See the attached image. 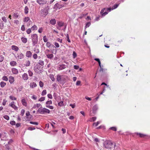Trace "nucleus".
<instances>
[{"label":"nucleus","mask_w":150,"mask_h":150,"mask_svg":"<svg viewBox=\"0 0 150 150\" xmlns=\"http://www.w3.org/2000/svg\"><path fill=\"white\" fill-rule=\"evenodd\" d=\"M104 146L105 148L110 149L113 147V143L110 140L105 141L103 143Z\"/></svg>","instance_id":"obj_1"},{"label":"nucleus","mask_w":150,"mask_h":150,"mask_svg":"<svg viewBox=\"0 0 150 150\" xmlns=\"http://www.w3.org/2000/svg\"><path fill=\"white\" fill-rule=\"evenodd\" d=\"M37 112V113L39 112L40 114H43L45 113H49L50 111L47 108L40 107L38 109Z\"/></svg>","instance_id":"obj_2"},{"label":"nucleus","mask_w":150,"mask_h":150,"mask_svg":"<svg viewBox=\"0 0 150 150\" xmlns=\"http://www.w3.org/2000/svg\"><path fill=\"white\" fill-rule=\"evenodd\" d=\"M49 10L48 6L46 7L44 9L42 10L41 12V16L44 17L48 13Z\"/></svg>","instance_id":"obj_3"},{"label":"nucleus","mask_w":150,"mask_h":150,"mask_svg":"<svg viewBox=\"0 0 150 150\" xmlns=\"http://www.w3.org/2000/svg\"><path fill=\"white\" fill-rule=\"evenodd\" d=\"M31 37L33 45H35L37 43L38 40V36L36 34H34L32 35Z\"/></svg>","instance_id":"obj_4"},{"label":"nucleus","mask_w":150,"mask_h":150,"mask_svg":"<svg viewBox=\"0 0 150 150\" xmlns=\"http://www.w3.org/2000/svg\"><path fill=\"white\" fill-rule=\"evenodd\" d=\"M37 2L40 5H43L48 2V0H37Z\"/></svg>","instance_id":"obj_5"},{"label":"nucleus","mask_w":150,"mask_h":150,"mask_svg":"<svg viewBox=\"0 0 150 150\" xmlns=\"http://www.w3.org/2000/svg\"><path fill=\"white\" fill-rule=\"evenodd\" d=\"M62 8V6H61V2H60L59 3H57L54 5V9L55 10H57L58 8L60 9Z\"/></svg>","instance_id":"obj_6"},{"label":"nucleus","mask_w":150,"mask_h":150,"mask_svg":"<svg viewBox=\"0 0 150 150\" xmlns=\"http://www.w3.org/2000/svg\"><path fill=\"white\" fill-rule=\"evenodd\" d=\"M66 65L64 64H59L57 69L59 70H61L66 68Z\"/></svg>","instance_id":"obj_7"},{"label":"nucleus","mask_w":150,"mask_h":150,"mask_svg":"<svg viewBox=\"0 0 150 150\" xmlns=\"http://www.w3.org/2000/svg\"><path fill=\"white\" fill-rule=\"evenodd\" d=\"M24 55L22 53H19L17 54V57L18 59H21L23 58Z\"/></svg>","instance_id":"obj_8"},{"label":"nucleus","mask_w":150,"mask_h":150,"mask_svg":"<svg viewBox=\"0 0 150 150\" xmlns=\"http://www.w3.org/2000/svg\"><path fill=\"white\" fill-rule=\"evenodd\" d=\"M32 53L31 52L29 51H27L26 52L25 56L26 57L30 58L31 57Z\"/></svg>","instance_id":"obj_9"},{"label":"nucleus","mask_w":150,"mask_h":150,"mask_svg":"<svg viewBox=\"0 0 150 150\" xmlns=\"http://www.w3.org/2000/svg\"><path fill=\"white\" fill-rule=\"evenodd\" d=\"M22 77L24 80H27L28 78V75L26 73L22 75Z\"/></svg>","instance_id":"obj_10"},{"label":"nucleus","mask_w":150,"mask_h":150,"mask_svg":"<svg viewBox=\"0 0 150 150\" xmlns=\"http://www.w3.org/2000/svg\"><path fill=\"white\" fill-rule=\"evenodd\" d=\"M30 86L31 88H33L36 87L37 86V85L35 82H31L30 83Z\"/></svg>","instance_id":"obj_11"},{"label":"nucleus","mask_w":150,"mask_h":150,"mask_svg":"<svg viewBox=\"0 0 150 150\" xmlns=\"http://www.w3.org/2000/svg\"><path fill=\"white\" fill-rule=\"evenodd\" d=\"M14 81V78L12 76H10L9 77V81L11 83H12Z\"/></svg>","instance_id":"obj_12"},{"label":"nucleus","mask_w":150,"mask_h":150,"mask_svg":"<svg viewBox=\"0 0 150 150\" xmlns=\"http://www.w3.org/2000/svg\"><path fill=\"white\" fill-rule=\"evenodd\" d=\"M14 102H12L11 104H10V106H11L12 108L15 109V110H17V107L14 104Z\"/></svg>","instance_id":"obj_13"},{"label":"nucleus","mask_w":150,"mask_h":150,"mask_svg":"<svg viewBox=\"0 0 150 150\" xmlns=\"http://www.w3.org/2000/svg\"><path fill=\"white\" fill-rule=\"evenodd\" d=\"M62 76L58 75L57 76V81L59 82H61L62 81Z\"/></svg>","instance_id":"obj_14"},{"label":"nucleus","mask_w":150,"mask_h":150,"mask_svg":"<svg viewBox=\"0 0 150 150\" xmlns=\"http://www.w3.org/2000/svg\"><path fill=\"white\" fill-rule=\"evenodd\" d=\"M46 56L47 58L50 59H52L54 57V55L52 54H47L46 55Z\"/></svg>","instance_id":"obj_15"},{"label":"nucleus","mask_w":150,"mask_h":150,"mask_svg":"<svg viewBox=\"0 0 150 150\" xmlns=\"http://www.w3.org/2000/svg\"><path fill=\"white\" fill-rule=\"evenodd\" d=\"M50 23L52 25H54L56 23V21L54 19H51L50 21Z\"/></svg>","instance_id":"obj_16"},{"label":"nucleus","mask_w":150,"mask_h":150,"mask_svg":"<svg viewBox=\"0 0 150 150\" xmlns=\"http://www.w3.org/2000/svg\"><path fill=\"white\" fill-rule=\"evenodd\" d=\"M12 71L14 74H17L18 73V70L15 68H13L12 69Z\"/></svg>","instance_id":"obj_17"},{"label":"nucleus","mask_w":150,"mask_h":150,"mask_svg":"<svg viewBox=\"0 0 150 150\" xmlns=\"http://www.w3.org/2000/svg\"><path fill=\"white\" fill-rule=\"evenodd\" d=\"M11 48L12 50H15L16 51H18L19 50L18 47L15 45L12 46L11 47Z\"/></svg>","instance_id":"obj_18"},{"label":"nucleus","mask_w":150,"mask_h":150,"mask_svg":"<svg viewBox=\"0 0 150 150\" xmlns=\"http://www.w3.org/2000/svg\"><path fill=\"white\" fill-rule=\"evenodd\" d=\"M17 64L16 62L15 61H12L10 62V64L12 66H16Z\"/></svg>","instance_id":"obj_19"},{"label":"nucleus","mask_w":150,"mask_h":150,"mask_svg":"<svg viewBox=\"0 0 150 150\" xmlns=\"http://www.w3.org/2000/svg\"><path fill=\"white\" fill-rule=\"evenodd\" d=\"M57 25H58L59 26L62 27L64 26V23L62 22H57Z\"/></svg>","instance_id":"obj_20"},{"label":"nucleus","mask_w":150,"mask_h":150,"mask_svg":"<svg viewBox=\"0 0 150 150\" xmlns=\"http://www.w3.org/2000/svg\"><path fill=\"white\" fill-rule=\"evenodd\" d=\"M6 83L4 81H1L0 83L1 86L2 88L6 86Z\"/></svg>","instance_id":"obj_21"},{"label":"nucleus","mask_w":150,"mask_h":150,"mask_svg":"<svg viewBox=\"0 0 150 150\" xmlns=\"http://www.w3.org/2000/svg\"><path fill=\"white\" fill-rule=\"evenodd\" d=\"M34 51L37 54H38L40 52V50L37 47L34 48Z\"/></svg>","instance_id":"obj_22"},{"label":"nucleus","mask_w":150,"mask_h":150,"mask_svg":"<svg viewBox=\"0 0 150 150\" xmlns=\"http://www.w3.org/2000/svg\"><path fill=\"white\" fill-rule=\"evenodd\" d=\"M21 40L24 43H26L27 41V39L26 38H25L24 37L21 38Z\"/></svg>","instance_id":"obj_23"},{"label":"nucleus","mask_w":150,"mask_h":150,"mask_svg":"<svg viewBox=\"0 0 150 150\" xmlns=\"http://www.w3.org/2000/svg\"><path fill=\"white\" fill-rule=\"evenodd\" d=\"M94 114V108L93 107L92 108V110H91L90 112V116H93Z\"/></svg>","instance_id":"obj_24"},{"label":"nucleus","mask_w":150,"mask_h":150,"mask_svg":"<svg viewBox=\"0 0 150 150\" xmlns=\"http://www.w3.org/2000/svg\"><path fill=\"white\" fill-rule=\"evenodd\" d=\"M21 102L23 105L26 106V103L25 101V100L24 99H23L22 100Z\"/></svg>","instance_id":"obj_25"},{"label":"nucleus","mask_w":150,"mask_h":150,"mask_svg":"<svg viewBox=\"0 0 150 150\" xmlns=\"http://www.w3.org/2000/svg\"><path fill=\"white\" fill-rule=\"evenodd\" d=\"M29 9L28 7L26 6L25 8V14H27L28 13Z\"/></svg>","instance_id":"obj_26"},{"label":"nucleus","mask_w":150,"mask_h":150,"mask_svg":"<svg viewBox=\"0 0 150 150\" xmlns=\"http://www.w3.org/2000/svg\"><path fill=\"white\" fill-rule=\"evenodd\" d=\"M94 60L98 62L99 63V65L100 67H101V62H100V59H99L98 58H95L94 59Z\"/></svg>","instance_id":"obj_27"},{"label":"nucleus","mask_w":150,"mask_h":150,"mask_svg":"<svg viewBox=\"0 0 150 150\" xmlns=\"http://www.w3.org/2000/svg\"><path fill=\"white\" fill-rule=\"evenodd\" d=\"M31 28L32 30H37V27L35 25H34Z\"/></svg>","instance_id":"obj_28"},{"label":"nucleus","mask_w":150,"mask_h":150,"mask_svg":"<svg viewBox=\"0 0 150 150\" xmlns=\"http://www.w3.org/2000/svg\"><path fill=\"white\" fill-rule=\"evenodd\" d=\"M39 64L41 66H43L44 64V62L43 61L40 60H39Z\"/></svg>","instance_id":"obj_29"},{"label":"nucleus","mask_w":150,"mask_h":150,"mask_svg":"<svg viewBox=\"0 0 150 150\" xmlns=\"http://www.w3.org/2000/svg\"><path fill=\"white\" fill-rule=\"evenodd\" d=\"M30 64V62L28 60V61H26V64H25V65L26 66L28 67V66H29Z\"/></svg>","instance_id":"obj_30"},{"label":"nucleus","mask_w":150,"mask_h":150,"mask_svg":"<svg viewBox=\"0 0 150 150\" xmlns=\"http://www.w3.org/2000/svg\"><path fill=\"white\" fill-rule=\"evenodd\" d=\"M91 24V23L90 22H87L86 23V25L85 27V29H86V28L88 27H89V26Z\"/></svg>","instance_id":"obj_31"},{"label":"nucleus","mask_w":150,"mask_h":150,"mask_svg":"<svg viewBox=\"0 0 150 150\" xmlns=\"http://www.w3.org/2000/svg\"><path fill=\"white\" fill-rule=\"evenodd\" d=\"M119 4H115L112 7V9L113 10L119 6Z\"/></svg>","instance_id":"obj_32"},{"label":"nucleus","mask_w":150,"mask_h":150,"mask_svg":"<svg viewBox=\"0 0 150 150\" xmlns=\"http://www.w3.org/2000/svg\"><path fill=\"white\" fill-rule=\"evenodd\" d=\"M46 94V90H43L42 92L41 95L44 96Z\"/></svg>","instance_id":"obj_33"},{"label":"nucleus","mask_w":150,"mask_h":150,"mask_svg":"<svg viewBox=\"0 0 150 150\" xmlns=\"http://www.w3.org/2000/svg\"><path fill=\"white\" fill-rule=\"evenodd\" d=\"M29 19H30L28 17H25L24 18V20L23 21H24V22H27L29 20Z\"/></svg>","instance_id":"obj_34"},{"label":"nucleus","mask_w":150,"mask_h":150,"mask_svg":"<svg viewBox=\"0 0 150 150\" xmlns=\"http://www.w3.org/2000/svg\"><path fill=\"white\" fill-rule=\"evenodd\" d=\"M12 100H16V98L14 97L13 96H11L9 97Z\"/></svg>","instance_id":"obj_35"},{"label":"nucleus","mask_w":150,"mask_h":150,"mask_svg":"<svg viewBox=\"0 0 150 150\" xmlns=\"http://www.w3.org/2000/svg\"><path fill=\"white\" fill-rule=\"evenodd\" d=\"M28 71V74H29V76H32L33 75V74L32 72L30 70H29Z\"/></svg>","instance_id":"obj_36"},{"label":"nucleus","mask_w":150,"mask_h":150,"mask_svg":"<svg viewBox=\"0 0 150 150\" xmlns=\"http://www.w3.org/2000/svg\"><path fill=\"white\" fill-rule=\"evenodd\" d=\"M137 135H139L140 137H144L145 136H146V135L141 134V133H137Z\"/></svg>","instance_id":"obj_37"},{"label":"nucleus","mask_w":150,"mask_h":150,"mask_svg":"<svg viewBox=\"0 0 150 150\" xmlns=\"http://www.w3.org/2000/svg\"><path fill=\"white\" fill-rule=\"evenodd\" d=\"M44 84L43 82L41 81H40L39 82V86L41 87H42L43 86Z\"/></svg>","instance_id":"obj_38"},{"label":"nucleus","mask_w":150,"mask_h":150,"mask_svg":"<svg viewBox=\"0 0 150 150\" xmlns=\"http://www.w3.org/2000/svg\"><path fill=\"white\" fill-rule=\"evenodd\" d=\"M58 105L59 106H62L64 105L63 102V101H61L58 103Z\"/></svg>","instance_id":"obj_39"},{"label":"nucleus","mask_w":150,"mask_h":150,"mask_svg":"<svg viewBox=\"0 0 150 150\" xmlns=\"http://www.w3.org/2000/svg\"><path fill=\"white\" fill-rule=\"evenodd\" d=\"M100 140L97 138H94V142L100 143Z\"/></svg>","instance_id":"obj_40"},{"label":"nucleus","mask_w":150,"mask_h":150,"mask_svg":"<svg viewBox=\"0 0 150 150\" xmlns=\"http://www.w3.org/2000/svg\"><path fill=\"white\" fill-rule=\"evenodd\" d=\"M4 59V57L2 55H0V62H2Z\"/></svg>","instance_id":"obj_41"},{"label":"nucleus","mask_w":150,"mask_h":150,"mask_svg":"<svg viewBox=\"0 0 150 150\" xmlns=\"http://www.w3.org/2000/svg\"><path fill=\"white\" fill-rule=\"evenodd\" d=\"M50 52V50L48 49H46L45 51V53L46 54V55L49 54Z\"/></svg>","instance_id":"obj_42"},{"label":"nucleus","mask_w":150,"mask_h":150,"mask_svg":"<svg viewBox=\"0 0 150 150\" xmlns=\"http://www.w3.org/2000/svg\"><path fill=\"white\" fill-rule=\"evenodd\" d=\"M2 79L3 80L5 81H7L8 80V78L6 76H4L2 78Z\"/></svg>","instance_id":"obj_43"},{"label":"nucleus","mask_w":150,"mask_h":150,"mask_svg":"<svg viewBox=\"0 0 150 150\" xmlns=\"http://www.w3.org/2000/svg\"><path fill=\"white\" fill-rule=\"evenodd\" d=\"M4 117L5 119L8 120L9 119V117L7 115H5L4 116Z\"/></svg>","instance_id":"obj_44"},{"label":"nucleus","mask_w":150,"mask_h":150,"mask_svg":"<svg viewBox=\"0 0 150 150\" xmlns=\"http://www.w3.org/2000/svg\"><path fill=\"white\" fill-rule=\"evenodd\" d=\"M10 124L12 125H14L16 124V122L14 121H11L10 122Z\"/></svg>","instance_id":"obj_45"},{"label":"nucleus","mask_w":150,"mask_h":150,"mask_svg":"<svg viewBox=\"0 0 150 150\" xmlns=\"http://www.w3.org/2000/svg\"><path fill=\"white\" fill-rule=\"evenodd\" d=\"M31 28H29L26 30V32L28 34H30L31 32Z\"/></svg>","instance_id":"obj_46"},{"label":"nucleus","mask_w":150,"mask_h":150,"mask_svg":"<svg viewBox=\"0 0 150 150\" xmlns=\"http://www.w3.org/2000/svg\"><path fill=\"white\" fill-rule=\"evenodd\" d=\"M43 39L44 42H47V39L46 38V36H44L43 37Z\"/></svg>","instance_id":"obj_47"},{"label":"nucleus","mask_w":150,"mask_h":150,"mask_svg":"<svg viewBox=\"0 0 150 150\" xmlns=\"http://www.w3.org/2000/svg\"><path fill=\"white\" fill-rule=\"evenodd\" d=\"M108 13V12H107V11L106 10H105V11H104V13L102 14V16H105V15L107 14Z\"/></svg>","instance_id":"obj_48"},{"label":"nucleus","mask_w":150,"mask_h":150,"mask_svg":"<svg viewBox=\"0 0 150 150\" xmlns=\"http://www.w3.org/2000/svg\"><path fill=\"white\" fill-rule=\"evenodd\" d=\"M30 123L31 124L35 125H38V123L37 122H33L32 121H30Z\"/></svg>","instance_id":"obj_49"},{"label":"nucleus","mask_w":150,"mask_h":150,"mask_svg":"<svg viewBox=\"0 0 150 150\" xmlns=\"http://www.w3.org/2000/svg\"><path fill=\"white\" fill-rule=\"evenodd\" d=\"M73 57L74 58H76V57L77 56V54L76 53V52L74 51L73 52Z\"/></svg>","instance_id":"obj_50"},{"label":"nucleus","mask_w":150,"mask_h":150,"mask_svg":"<svg viewBox=\"0 0 150 150\" xmlns=\"http://www.w3.org/2000/svg\"><path fill=\"white\" fill-rule=\"evenodd\" d=\"M45 97H41L39 99V101H44L45 100Z\"/></svg>","instance_id":"obj_51"},{"label":"nucleus","mask_w":150,"mask_h":150,"mask_svg":"<svg viewBox=\"0 0 150 150\" xmlns=\"http://www.w3.org/2000/svg\"><path fill=\"white\" fill-rule=\"evenodd\" d=\"M33 57L34 59H37L38 58V55L36 54H34L33 56Z\"/></svg>","instance_id":"obj_52"},{"label":"nucleus","mask_w":150,"mask_h":150,"mask_svg":"<svg viewBox=\"0 0 150 150\" xmlns=\"http://www.w3.org/2000/svg\"><path fill=\"white\" fill-rule=\"evenodd\" d=\"M52 102L51 100L47 101L46 103V104L47 105L48 104H52Z\"/></svg>","instance_id":"obj_53"},{"label":"nucleus","mask_w":150,"mask_h":150,"mask_svg":"<svg viewBox=\"0 0 150 150\" xmlns=\"http://www.w3.org/2000/svg\"><path fill=\"white\" fill-rule=\"evenodd\" d=\"M67 40L68 42H71L70 40L69 39V35L68 34H67Z\"/></svg>","instance_id":"obj_54"},{"label":"nucleus","mask_w":150,"mask_h":150,"mask_svg":"<svg viewBox=\"0 0 150 150\" xmlns=\"http://www.w3.org/2000/svg\"><path fill=\"white\" fill-rule=\"evenodd\" d=\"M105 9V8H104L103 9L101 10V11L100 12V14L101 15H102V14H103L104 13V12Z\"/></svg>","instance_id":"obj_55"},{"label":"nucleus","mask_w":150,"mask_h":150,"mask_svg":"<svg viewBox=\"0 0 150 150\" xmlns=\"http://www.w3.org/2000/svg\"><path fill=\"white\" fill-rule=\"evenodd\" d=\"M3 21L5 22H7V19L6 17H3L2 18Z\"/></svg>","instance_id":"obj_56"},{"label":"nucleus","mask_w":150,"mask_h":150,"mask_svg":"<svg viewBox=\"0 0 150 150\" xmlns=\"http://www.w3.org/2000/svg\"><path fill=\"white\" fill-rule=\"evenodd\" d=\"M35 129V127H29L28 128V129L29 130H33Z\"/></svg>","instance_id":"obj_57"},{"label":"nucleus","mask_w":150,"mask_h":150,"mask_svg":"<svg viewBox=\"0 0 150 150\" xmlns=\"http://www.w3.org/2000/svg\"><path fill=\"white\" fill-rule=\"evenodd\" d=\"M50 43L49 42H47L46 44V45L47 47H50Z\"/></svg>","instance_id":"obj_58"},{"label":"nucleus","mask_w":150,"mask_h":150,"mask_svg":"<svg viewBox=\"0 0 150 150\" xmlns=\"http://www.w3.org/2000/svg\"><path fill=\"white\" fill-rule=\"evenodd\" d=\"M26 117H28V116H30V117H32V115H30L29 112H28L26 113Z\"/></svg>","instance_id":"obj_59"},{"label":"nucleus","mask_w":150,"mask_h":150,"mask_svg":"<svg viewBox=\"0 0 150 150\" xmlns=\"http://www.w3.org/2000/svg\"><path fill=\"white\" fill-rule=\"evenodd\" d=\"M25 113V110L24 109L22 110L21 112V115L22 116H23V115Z\"/></svg>","instance_id":"obj_60"},{"label":"nucleus","mask_w":150,"mask_h":150,"mask_svg":"<svg viewBox=\"0 0 150 150\" xmlns=\"http://www.w3.org/2000/svg\"><path fill=\"white\" fill-rule=\"evenodd\" d=\"M8 144H8L6 145V150H9V146Z\"/></svg>","instance_id":"obj_61"},{"label":"nucleus","mask_w":150,"mask_h":150,"mask_svg":"<svg viewBox=\"0 0 150 150\" xmlns=\"http://www.w3.org/2000/svg\"><path fill=\"white\" fill-rule=\"evenodd\" d=\"M74 68L75 69H79V67L78 66L75 65L74 66Z\"/></svg>","instance_id":"obj_62"},{"label":"nucleus","mask_w":150,"mask_h":150,"mask_svg":"<svg viewBox=\"0 0 150 150\" xmlns=\"http://www.w3.org/2000/svg\"><path fill=\"white\" fill-rule=\"evenodd\" d=\"M32 98L34 100H36L37 99V97L35 95H33L32 97Z\"/></svg>","instance_id":"obj_63"},{"label":"nucleus","mask_w":150,"mask_h":150,"mask_svg":"<svg viewBox=\"0 0 150 150\" xmlns=\"http://www.w3.org/2000/svg\"><path fill=\"white\" fill-rule=\"evenodd\" d=\"M54 45L55 46L57 47H59V44H58V43H57V42H55V43H54Z\"/></svg>","instance_id":"obj_64"}]
</instances>
